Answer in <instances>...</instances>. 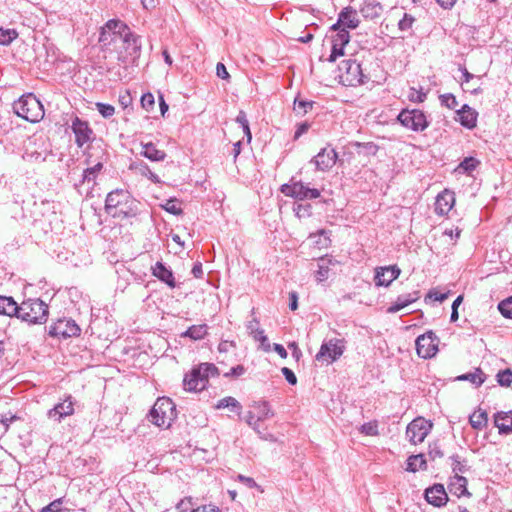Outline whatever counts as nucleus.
I'll use <instances>...</instances> for the list:
<instances>
[{
    "mask_svg": "<svg viewBox=\"0 0 512 512\" xmlns=\"http://www.w3.org/2000/svg\"><path fill=\"white\" fill-rule=\"evenodd\" d=\"M105 210L113 217L127 218L136 215L137 204L127 190L116 189L107 195Z\"/></svg>",
    "mask_w": 512,
    "mask_h": 512,
    "instance_id": "f257e3e1",
    "label": "nucleus"
},
{
    "mask_svg": "<svg viewBox=\"0 0 512 512\" xmlns=\"http://www.w3.org/2000/svg\"><path fill=\"white\" fill-rule=\"evenodd\" d=\"M14 112L31 123L39 122L44 117V108L41 102L32 93L21 96L13 104Z\"/></svg>",
    "mask_w": 512,
    "mask_h": 512,
    "instance_id": "f03ea898",
    "label": "nucleus"
},
{
    "mask_svg": "<svg viewBox=\"0 0 512 512\" xmlns=\"http://www.w3.org/2000/svg\"><path fill=\"white\" fill-rule=\"evenodd\" d=\"M48 305L39 298L28 299L20 304L19 319L28 324H44L48 319Z\"/></svg>",
    "mask_w": 512,
    "mask_h": 512,
    "instance_id": "7ed1b4c3",
    "label": "nucleus"
},
{
    "mask_svg": "<svg viewBox=\"0 0 512 512\" xmlns=\"http://www.w3.org/2000/svg\"><path fill=\"white\" fill-rule=\"evenodd\" d=\"M217 374V367L211 363H202L194 367L183 380L184 389L190 392L202 391L208 384L209 376Z\"/></svg>",
    "mask_w": 512,
    "mask_h": 512,
    "instance_id": "20e7f679",
    "label": "nucleus"
},
{
    "mask_svg": "<svg viewBox=\"0 0 512 512\" xmlns=\"http://www.w3.org/2000/svg\"><path fill=\"white\" fill-rule=\"evenodd\" d=\"M176 417V407L168 397H160L151 408L148 418L158 427H169Z\"/></svg>",
    "mask_w": 512,
    "mask_h": 512,
    "instance_id": "39448f33",
    "label": "nucleus"
},
{
    "mask_svg": "<svg viewBox=\"0 0 512 512\" xmlns=\"http://www.w3.org/2000/svg\"><path fill=\"white\" fill-rule=\"evenodd\" d=\"M340 79L348 86L364 84L367 77L363 74L361 65L356 60H344L339 66Z\"/></svg>",
    "mask_w": 512,
    "mask_h": 512,
    "instance_id": "423d86ee",
    "label": "nucleus"
},
{
    "mask_svg": "<svg viewBox=\"0 0 512 512\" xmlns=\"http://www.w3.org/2000/svg\"><path fill=\"white\" fill-rule=\"evenodd\" d=\"M281 192L288 197L296 200H311L320 196V191L315 188H310L301 181L291 180L290 184H283L280 188Z\"/></svg>",
    "mask_w": 512,
    "mask_h": 512,
    "instance_id": "0eeeda50",
    "label": "nucleus"
},
{
    "mask_svg": "<svg viewBox=\"0 0 512 512\" xmlns=\"http://www.w3.org/2000/svg\"><path fill=\"white\" fill-rule=\"evenodd\" d=\"M397 119L404 127L416 132L423 131L428 127L425 114L418 109L402 110Z\"/></svg>",
    "mask_w": 512,
    "mask_h": 512,
    "instance_id": "6e6552de",
    "label": "nucleus"
},
{
    "mask_svg": "<svg viewBox=\"0 0 512 512\" xmlns=\"http://www.w3.org/2000/svg\"><path fill=\"white\" fill-rule=\"evenodd\" d=\"M415 344L418 356L423 359H429L438 352L439 339L434 332L428 331L418 336Z\"/></svg>",
    "mask_w": 512,
    "mask_h": 512,
    "instance_id": "1a4fd4ad",
    "label": "nucleus"
},
{
    "mask_svg": "<svg viewBox=\"0 0 512 512\" xmlns=\"http://www.w3.org/2000/svg\"><path fill=\"white\" fill-rule=\"evenodd\" d=\"M432 423L423 417H417L410 422L406 428V436L413 444H418L424 441L432 429Z\"/></svg>",
    "mask_w": 512,
    "mask_h": 512,
    "instance_id": "9d476101",
    "label": "nucleus"
},
{
    "mask_svg": "<svg viewBox=\"0 0 512 512\" xmlns=\"http://www.w3.org/2000/svg\"><path fill=\"white\" fill-rule=\"evenodd\" d=\"M80 327L73 319H59L49 327V335L57 338H70L79 336Z\"/></svg>",
    "mask_w": 512,
    "mask_h": 512,
    "instance_id": "9b49d317",
    "label": "nucleus"
},
{
    "mask_svg": "<svg viewBox=\"0 0 512 512\" xmlns=\"http://www.w3.org/2000/svg\"><path fill=\"white\" fill-rule=\"evenodd\" d=\"M344 352V344L341 339H330L328 341L323 342L320 347L319 352L316 355V359L327 360L329 362H333L338 359Z\"/></svg>",
    "mask_w": 512,
    "mask_h": 512,
    "instance_id": "f8f14e48",
    "label": "nucleus"
},
{
    "mask_svg": "<svg viewBox=\"0 0 512 512\" xmlns=\"http://www.w3.org/2000/svg\"><path fill=\"white\" fill-rule=\"evenodd\" d=\"M337 158V152L333 148L325 147L310 160V163L315 165L316 170L325 172L335 165Z\"/></svg>",
    "mask_w": 512,
    "mask_h": 512,
    "instance_id": "ddd939ff",
    "label": "nucleus"
},
{
    "mask_svg": "<svg viewBox=\"0 0 512 512\" xmlns=\"http://www.w3.org/2000/svg\"><path fill=\"white\" fill-rule=\"evenodd\" d=\"M74 414V401L71 395H67L63 401L57 403L52 409L48 410L47 417L53 421L61 422L65 417Z\"/></svg>",
    "mask_w": 512,
    "mask_h": 512,
    "instance_id": "4468645a",
    "label": "nucleus"
},
{
    "mask_svg": "<svg viewBox=\"0 0 512 512\" xmlns=\"http://www.w3.org/2000/svg\"><path fill=\"white\" fill-rule=\"evenodd\" d=\"M71 129L75 134V142L78 147L81 148L84 144L91 141L93 131L89 127L88 122L75 117L72 120Z\"/></svg>",
    "mask_w": 512,
    "mask_h": 512,
    "instance_id": "2eb2a0df",
    "label": "nucleus"
},
{
    "mask_svg": "<svg viewBox=\"0 0 512 512\" xmlns=\"http://www.w3.org/2000/svg\"><path fill=\"white\" fill-rule=\"evenodd\" d=\"M401 270L398 266L378 267L375 270V284L376 286H389L395 279L399 277Z\"/></svg>",
    "mask_w": 512,
    "mask_h": 512,
    "instance_id": "dca6fc26",
    "label": "nucleus"
},
{
    "mask_svg": "<svg viewBox=\"0 0 512 512\" xmlns=\"http://www.w3.org/2000/svg\"><path fill=\"white\" fill-rule=\"evenodd\" d=\"M427 502L435 507H442L448 501V496L442 484H434L425 490Z\"/></svg>",
    "mask_w": 512,
    "mask_h": 512,
    "instance_id": "f3484780",
    "label": "nucleus"
},
{
    "mask_svg": "<svg viewBox=\"0 0 512 512\" xmlns=\"http://www.w3.org/2000/svg\"><path fill=\"white\" fill-rule=\"evenodd\" d=\"M151 272L161 282L165 283L169 288L177 286L172 270L167 267L163 262L158 261L151 267Z\"/></svg>",
    "mask_w": 512,
    "mask_h": 512,
    "instance_id": "a211bd4d",
    "label": "nucleus"
},
{
    "mask_svg": "<svg viewBox=\"0 0 512 512\" xmlns=\"http://www.w3.org/2000/svg\"><path fill=\"white\" fill-rule=\"evenodd\" d=\"M455 203L454 193L448 190H444L440 193L435 202V212L438 215H446L452 209Z\"/></svg>",
    "mask_w": 512,
    "mask_h": 512,
    "instance_id": "6ab92c4d",
    "label": "nucleus"
},
{
    "mask_svg": "<svg viewBox=\"0 0 512 512\" xmlns=\"http://www.w3.org/2000/svg\"><path fill=\"white\" fill-rule=\"evenodd\" d=\"M121 41L125 45V49L131 56H137L141 50L140 37L133 33L130 29L122 34Z\"/></svg>",
    "mask_w": 512,
    "mask_h": 512,
    "instance_id": "aec40b11",
    "label": "nucleus"
},
{
    "mask_svg": "<svg viewBox=\"0 0 512 512\" xmlns=\"http://www.w3.org/2000/svg\"><path fill=\"white\" fill-rule=\"evenodd\" d=\"M247 330L249 335L253 337L255 341H259L265 351L270 350V344L268 343V338L264 333V330L259 328V321L257 318H253L247 324Z\"/></svg>",
    "mask_w": 512,
    "mask_h": 512,
    "instance_id": "412c9836",
    "label": "nucleus"
},
{
    "mask_svg": "<svg viewBox=\"0 0 512 512\" xmlns=\"http://www.w3.org/2000/svg\"><path fill=\"white\" fill-rule=\"evenodd\" d=\"M494 424L500 434L512 433V410L508 412H497L494 415Z\"/></svg>",
    "mask_w": 512,
    "mask_h": 512,
    "instance_id": "4be33fe9",
    "label": "nucleus"
},
{
    "mask_svg": "<svg viewBox=\"0 0 512 512\" xmlns=\"http://www.w3.org/2000/svg\"><path fill=\"white\" fill-rule=\"evenodd\" d=\"M458 119L461 125L466 128H474L477 122V112L469 107L468 105H463L461 109L457 110Z\"/></svg>",
    "mask_w": 512,
    "mask_h": 512,
    "instance_id": "5701e85b",
    "label": "nucleus"
},
{
    "mask_svg": "<svg viewBox=\"0 0 512 512\" xmlns=\"http://www.w3.org/2000/svg\"><path fill=\"white\" fill-rule=\"evenodd\" d=\"M20 305L10 296H0V315L19 317Z\"/></svg>",
    "mask_w": 512,
    "mask_h": 512,
    "instance_id": "b1692460",
    "label": "nucleus"
},
{
    "mask_svg": "<svg viewBox=\"0 0 512 512\" xmlns=\"http://www.w3.org/2000/svg\"><path fill=\"white\" fill-rule=\"evenodd\" d=\"M449 490L457 497L470 496L467 490V479L459 474L454 475L450 479Z\"/></svg>",
    "mask_w": 512,
    "mask_h": 512,
    "instance_id": "393cba45",
    "label": "nucleus"
},
{
    "mask_svg": "<svg viewBox=\"0 0 512 512\" xmlns=\"http://www.w3.org/2000/svg\"><path fill=\"white\" fill-rule=\"evenodd\" d=\"M339 22H342L343 28L355 29L359 25V19L357 18V12L351 8H344L338 15Z\"/></svg>",
    "mask_w": 512,
    "mask_h": 512,
    "instance_id": "a878e982",
    "label": "nucleus"
},
{
    "mask_svg": "<svg viewBox=\"0 0 512 512\" xmlns=\"http://www.w3.org/2000/svg\"><path fill=\"white\" fill-rule=\"evenodd\" d=\"M419 298V292H413L409 294H404L398 296L397 300L388 307L387 312L388 313H397L404 307L408 306L409 304L415 302Z\"/></svg>",
    "mask_w": 512,
    "mask_h": 512,
    "instance_id": "bb28decb",
    "label": "nucleus"
},
{
    "mask_svg": "<svg viewBox=\"0 0 512 512\" xmlns=\"http://www.w3.org/2000/svg\"><path fill=\"white\" fill-rule=\"evenodd\" d=\"M142 151L140 154L151 161H163L166 157V153L163 150H159L156 146L149 143H141Z\"/></svg>",
    "mask_w": 512,
    "mask_h": 512,
    "instance_id": "cd10ccee",
    "label": "nucleus"
},
{
    "mask_svg": "<svg viewBox=\"0 0 512 512\" xmlns=\"http://www.w3.org/2000/svg\"><path fill=\"white\" fill-rule=\"evenodd\" d=\"M459 381H469L476 387L481 386L485 381V374L480 368H476L473 372L462 374L456 378Z\"/></svg>",
    "mask_w": 512,
    "mask_h": 512,
    "instance_id": "c85d7f7f",
    "label": "nucleus"
},
{
    "mask_svg": "<svg viewBox=\"0 0 512 512\" xmlns=\"http://www.w3.org/2000/svg\"><path fill=\"white\" fill-rule=\"evenodd\" d=\"M207 335V325H192L189 327L184 333L181 334L182 337H189L193 340H201Z\"/></svg>",
    "mask_w": 512,
    "mask_h": 512,
    "instance_id": "c756f323",
    "label": "nucleus"
},
{
    "mask_svg": "<svg viewBox=\"0 0 512 512\" xmlns=\"http://www.w3.org/2000/svg\"><path fill=\"white\" fill-rule=\"evenodd\" d=\"M334 260L332 258L323 257L320 258L318 262V270L316 274L317 281L323 282L329 276V266L334 264Z\"/></svg>",
    "mask_w": 512,
    "mask_h": 512,
    "instance_id": "7c9ffc66",
    "label": "nucleus"
},
{
    "mask_svg": "<svg viewBox=\"0 0 512 512\" xmlns=\"http://www.w3.org/2000/svg\"><path fill=\"white\" fill-rule=\"evenodd\" d=\"M426 466V460L423 454L412 455L407 459V471L416 472L420 469H424Z\"/></svg>",
    "mask_w": 512,
    "mask_h": 512,
    "instance_id": "2f4dec72",
    "label": "nucleus"
},
{
    "mask_svg": "<svg viewBox=\"0 0 512 512\" xmlns=\"http://www.w3.org/2000/svg\"><path fill=\"white\" fill-rule=\"evenodd\" d=\"M469 422H470L472 428H474L476 430H481L482 428H484L486 426V424L488 422V416H487L486 411H479L478 413L474 412L469 417Z\"/></svg>",
    "mask_w": 512,
    "mask_h": 512,
    "instance_id": "473e14b6",
    "label": "nucleus"
},
{
    "mask_svg": "<svg viewBox=\"0 0 512 512\" xmlns=\"http://www.w3.org/2000/svg\"><path fill=\"white\" fill-rule=\"evenodd\" d=\"M257 421H264L273 415L268 402H258L253 405Z\"/></svg>",
    "mask_w": 512,
    "mask_h": 512,
    "instance_id": "72a5a7b5",
    "label": "nucleus"
},
{
    "mask_svg": "<svg viewBox=\"0 0 512 512\" xmlns=\"http://www.w3.org/2000/svg\"><path fill=\"white\" fill-rule=\"evenodd\" d=\"M217 409H223V408H230L232 411H236L238 414H240L242 406L238 400H236L234 397H225L218 401L216 405Z\"/></svg>",
    "mask_w": 512,
    "mask_h": 512,
    "instance_id": "f704fd0d",
    "label": "nucleus"
},
{
    "mask_svg": "<svg viewBox=\"0 0 512 512\" xmlns=\"http://www.w3.org/2000/svg\"><path fill=\"white\" fill-rule=\"evenodd\" d=\"M382 11L383 8L380 3H367L361 9L363 15L370 18L378 17Z\"/></svg>",
    "mask_w": 512,
    "mask_h": 512,
    "instance_id": "c9c22d12",
    "label": "nucleus"
},
{
    "mask_svg": "<svg viewBox=\"0 0 512 512\" xmlns=\"http://www.w3.org/2000/svg\"><path fill=\"white\" fill-rule=\"evenodd\" d=\"M118 40L119 39L117 37H115V33L110 32L105 27H102L100 36H99V42L103 46H110V45L116 43Z\"/></svg>",
    "mask_w": 512,
    "mask_h": 512,
    "instance_id": "e433bc0d",
    "label": "nucleus"
},
{
    "mask_svg": "<svg viewBox=\"0 0 512 512\" xmlns=\"http://www.w3.org/2000/svg\"><path fill=\"white\" fill-rule=\"evenodd\" d=\"M350 41V34L347 29L342 28L339 30L336 35L332 39V43L336 44V46L345 47Z\"/></svg>",
    "mask_w": 512,
    "mask_h": 512,
    "instance_id": "4c0bfd02",
    "label": "nucleus"
},
{
    "mask_svg": "<svg viewBox=\"0 0 512 512\" xmlns=\"http://www.w3.org/2000/svg\"><path fill=\"white\" fill-rule=\"evenodd\" d=\"M17 36L14 29L0 28V45H9Z\"/></svg>",
    "mask_w": 512,
    "mask_h": 512,
    "instance_id": "58836bf2",
    "label": "nucleus"
},
{
    "mask_svg": "<svg viewBox=\"0 0 512 512\" xmlns=\"http://www.w3.org/2000/svg\"><path fill=\"white\" fill-rule=\"evenodd\" d=\"M497 382L499 385L504 387H509L512 384V370L511 369H505L502 371H499L496 375Z\"/></svg>",
    "mask_w": 512,
    "mask_h": 512,
    "instance_id": "ea45409f",
    "label": "nucleus"
},
{
    "mask_svg": "<svg viewBox=\"0 0 512 512\" xmlns=\"http://www.w3.org/2000/svg\"><path fill=\"white\" fill-rule=\"evenodd\" d=\"M500 313L508 319H512V297H509L498 304Z\"/></svg>",
    "mask_w": 512,
    "mask_h": 512,
    "instance_id": "a19ab883",
    "label": "nucleus"
},
{
    "mask_svg": "<svg viewBox=\"0 0 512 512\" xmlns=\"http://www.w3.org/2000/svg\"><path fill=\"white\" fill-rule=\"evenodd\" d=\"M414 22L415 18L412 15L404 13L403 18L398 22V28L402 32H408L412 29Z\"/></svg>",
    "mask_w": 512,
    "mask_h": 512,
    "instance_id": "79ce46f5",
    "label": "nucleus"
},
{
    "mask_svg": "<svg viewBox=\"0 0 512 512\" xmlns=\"http://www.w3.org/2000/svg\"><path fill=\"white\" fill-rule=\"evenodd\" d=\"M314 102L306 101V100H295L294 101V111L299 115H304L308 112L309 109L312 108Z\"/></svg>",
    "mask_w": 512,
    "mask_h": 512,
    "instance_id": "37998d69",
    "label": "nucleus"
},
{
    "mask_svg": "<svg viewBox=\"0 0 512 512\" xmlns=\"http://www.w3.org/2000/svg\"><path fill=\"white\" fill-rule=\"evenodd\" d=\"M478 161L473 157H466L464 160L461 161V163L458 166L459 170H462L464 172H471L475 170L476 166L478 165Z\"/></svg>",
    "mask_w": 512,
    "mask_h": 512,
    "instance_id": "c03bdc74",
    "label": "nucleus"
},
{
    "mask_svg": "<svg viewBox=\"0 0 512 512\" xmlns=\"http://www.w3.org/2000/svg\"><path fill=\"white\" fill-rule=\"evenodd\" d=\"M48 154L49 153L46 150L43 152L26 150L24 157L30 161L44 162L47 159Z\"/></svg>",
    "mask_w": 512,
    "mask_h": 512,
    "instance_id": "a18cd8bd",
    "label": "nucleus"
},
{
    "mask_svg": "<svg viewBox=\"0 0 512 512\" xmlns=\"http://www.w3.org/2000/svg\"><path fill=\"white\" fill-rule=\"evenodd\" d=\"M96 108H97V111L104 117V118H109L111 117L112 115H114L115 113V108L114 106L110 105V104H105V103H96Z\"/></svg>",
    "mask_w": 512,
    "mask_h": 512,
    "instance_id": "49530a36",
    "label": "nucleus"
},
{
    "mask_svg": "<svg viewBox=\"0 0 512 512\" xmlns=\"http://www.w3.org/2000/svg\"><path fill=\"white\" fill-rule=\"evenodd\" d=\"M104 27L110 32L115 31V27H118V29H122V34L126 33V31L130 29L124 22L115 19L109 20Z\"/></svg>",
    "mask_w": 512,
    "mask_h": 512,
    "instance_id": "de8ad7c7",
    "label": "nucleus"
},
{
    "mask_svg": "<svg viewBox=\"0 0 512 512\" xmlns=\"http://www.w3.org/2000/svg\"><path fill=\"white\" fill-rule=\"evenodd\" d=\"M450 459L453 461L452 463V470L456 474L459 473H465L467 468L466 465L461 461L460 457L458 455H453L450 457Z\"/></svg>",
    "mask_w": 512,
    "mask_h": 512,
    "instance_id": "09e8293b",
    "label": "nucleus"
},
{
    "mask_svg": "<svg viewBox=\"0 0 512 512\" xmlns=\"http://www.w3.org/2000/svg\"><path fill=\"white\" fill-rule=\"evenodd\" d=\"M102 167V163H97L93 167L87 168L83 174L84 181L90 182L94 180L96 174L102 169Z\"/></svg>",
    "mask_w": 512,
    "mask_h": 512,
    "instance_id": "8fccbe9b",
    "label": "nucleus"
},
{
    "mask_svg": "<svg viewBox=\"0 0 512 512\" xmlns=\"http://www.w3.org/2000/svg\"><path fill=\"white\" fill-rule=\"evenodd\" d=\"M440 99L441 103L449 109H456L458 106L456 97L451 93L441 95Z\"/></svg>",
    "mask_w": 512,
    "mask_h": 512,
    "instance_id": "3c124183",
    "label": "nucleus"
},
{
    "mask_svg": "<svg viewBox=\"0 0 512 512\" xmlns=\"http://www.w3.org/2000/svg\"><path fill=\"white\" fill-rule=\"evenodd\" d=\"M360 431H361V433H363L365 435L375 436L378 434V425L376 422L364 423L360 427Z\"/></svg>",
    "mask_w": 512,
    "mask_h": 512,
    "instance_id": "603ef678",
    "label": "nucleus"
},
{
    "mask_svg": "<svg viewBox=\"0 0 512 512\" xmlns=\"http://www.w3.org/2000/svg\"><path fill=\"white\" fill-rule=\"evenodd\" d=\"M428 455L432 460L442 458L444 456V453L442 452L441 446L438 442H433L429 445Z\"/></svg>",
    "mask_w": 512,
    "mask_h": 512,
    "instance_id": "864d4df0",
    "label": "nucleus"
},
{
    "mask_svg": "<svg viewBox=\"0 0 512 512\" xmlns=\"http://www.w3.org/2000/svg\"><path fill=\"white\" fill-rule=\"evenodd\" d=\"M155 105L154 96L151 93H145L141 97V106L146 111H151Z\"/></svg>",
    "mask_w": 512,
    "mask_h": 512,
    "instance_id": "5fc2aeb1",
    "label": "nucleus"
},
{
    "mask_svg": "<svg viewBox=\"0 0 512 512\" xmlns=\"http://www.w3.org/2000/svg\"><path fill=\"white\" fill-rule=\"evenodd\" d=\"M140 166H141L140 167V172H141L142 175L146 176L153 183H159L160 182L159 177L155 173H153L146 164H141Z\"/></svg>",
    "mask_w": 512,
    "mask_h": 512,
    "instance_id": "6e6d98bb",
    "label": "nucleus"
},
{
    "mask_svg": "<svg viewBox=\"0 0 512 512\" xmlns=\"http://www.w3.org/2000/svg\"><path fill=\"white\" fill-rule=\"evenodd\" d=\"M63 501L61 498L54 500L49 505L42 509V512H60L62 509Z\"/></svg>",
    "mask_w": 512,
    "mask_h": 512,
    "instance_id": "4d7b16f0",
    "label": "nucleus"
},
{
    "mask_svg": "<svg viewBox=\"0 0 512 512\" xmlns=\"http://www.w3.org/2000/svg\"><path fill=\"white\" fill-rule=\"evenodd\" d=\"M343 55H344V47L336 46V44L332 43L331 54L328 58V61L335 62L339 56H343Z\"/></svg>",
    "mask_w": 512,
    "mask_h": 512,
    "instance_id": "13d9d810",
    "label": "nucleus"
},
{
    "mask_svg": "<svg viewBox=\"0 0 512 512\" xmlns=\"http://www.w3.org/2000/svg\"><path fill=\"white\" fill-rule=\"evenodd\" d=\"M163 207L167 212L173 215H179L182 213V209L177 205V203L174 200L167 201V203Z\"/></svg>",
    "mask_w": 512,
    "mask_h": 512,
    "instance_id": "bf43d9fd",
    "label": "nucleus"
},
{
    "mask_svg": "<svg viewBox=\"0 0 512 512\" xmlns=\"http://www.w3.org/2000/svg\"><path fill=\"white\" fill-rule=\"evenodd\" d=\"M282 374L284 375L285 379L287 380V382L290 385H296L297 377H296V375L294 374V372L290 368L283 367L282 368Z\"/></svg>",
    "mask_w": 512,
    "mask_h": 512,
    "instance_id": "052dcab7",
    "label": "nucleus"
},
{
    "mask_svg": "<svg viewBox=\"0 0 512 512\" xmlns=\"http://www.w3.org/2000/svg\"><path fill=\"white\" fill-rule=\"evenodd\" d=\"M427 298L433 299L434 301L443 302L448 298V293H439L435 290L429 291Z\"/></svg>",
    "mask_w": 512,
    "mask_h": 512,
    "instance_id": "680f3d73",
    "label": "nucleus"
},
{
    "mask_svg": "<svg viewBox=\"0 0 512 512\" xmlns=\"http://www.w3.org/2000/svg\"><path fill=\"white\" fill-rule=\"evenodd\" d=\"M245 373V368L242 365H237L235 367H232L230 372L226 373L225 376H234L239 377Z\"/></svg>",
    "mask_w": 512,
    "mask_h": 512,
    "instance_id": "e2e57ef3",
    "label": "nucleus"
},
{
    "mask_svg": "<svg viewBox=\"0 0 512 512\" xmlns=\"http://www.w3.org/2000/svg\"><path fill=\"white\" fill-rule=\"evenodd\" d=\"M216 74L221 79H228L229 73L223 63H218L216 66Z\"/></svg>",
    "mask_w": 512,
    "mask_h": 512,
    "instance_id": "0e129e2a",
    "label": "nucleus"
},
{
    "mask_svg": "<svg viewBox=\"0 0 512 512\" xmlns=\"http://www.w3.org/2000/svg\"><path fill=\"white\" fill-rule=\"evenodd\" d=\"M192 512H222L217 506L214 505H203L196 509H194Z\"/></svg>",
    "mask_w": 512,
    "mask_h": 512,
    "instance_id": "69168bd1",
    "label": "nucleus"
},
{
    "mask_svg": "<svg viewBox=\"0 0 512 512\" xmlns=\"http://www.w3.org/2000/svg\"><path fill=\"white\" fill-rule=\"evenodd\" d=\"M119 103L125 109L132 103V98L128 92L119 96Z\"/></svg>",
    "mask_w": 512,
    "mask_h": 512,
    "instance_id": "338daca9",
    "label": "nucleus"
},
{
    "mask_svg": "<svg viewBox=\"0 0 512 512\" xmlns=\"http://www.w3.org/2000/svg\"><path fill=\"white\" fill-rule=\"evenodd\" d=\"M141 4L145 10H153L159 5V0H141Z\"/></svg>",
    "mask_w": 512,
    "mask_h": 512,
    "instance_id": "774afa93",
    "label": "nucleus"
}]
</instances>
